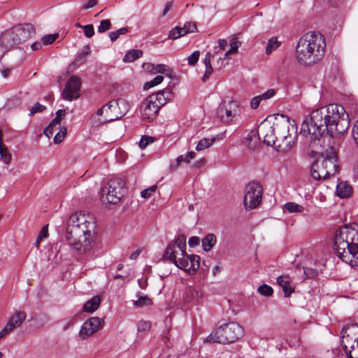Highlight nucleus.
I'll return each instance as SVG.
<instances>
[{
	"mask_svg": "<svg viewBox=\"0 0 358 358\" xmlns=\"http://www.w3.org/2000/svg\"><path fill=\"white\" fill-rule=\"evenodd\" d=\"M349 127L348 115L344 108L338 104H329L312 111L301 127V133L310 136L309 147L313 152H318L322 138L329 134H343Z\"/></svg>",
	"mask_w": 358,
	"mask_h": 358,
	"instance_id": "obj_1",
	"label": "nucleus"
},
{
	"mask_svg": "<svg viewBox=\"0 0 358 358\" xmlns=\"http://www.w3.org/2000/svg\"><path fill=\"white\" fill-rule=\"evenodd\" d=\"M94 217L82 212L70 215L66 222L65 239L71 249L78 255H87L96 241Z\"/></svg>",
	"mask_w": 358,
	"mask_h": 358,
	"instance_id": "obj_2",
	"label": "nucleus"
},
{
	"mask_svg": "<svg viewBox=\"0 0 358 358\" xmlns=\"http://www.w3.org/2000/svg\"><path fill=\"white\" fill-rule=\"evenodd\" d=\"M334 249L344 262H358V224L339 227L335 233Z\"/></svg>",
	"mask_w": 358,
	"mask_h": 358,
	"instance_id": "obj_3",
	"label": "nucleus"
},
{
	"mask_svg": "<svg viewBox=\"0 0 358 358\" xmlns=\"http://www.w3.org/2000/svg\"><path fill=\"white\" fill-rule=\"evenodd\" d=\"M325 47V39L320 33H307L300 38L296 45L298 62L306 66L315 64L324 57Z\"/></svg>",
	"mask_w": 358,
	"mask_h": 358,
	"instance_id": "obj_4",
	"label": "nucleus"
},
{
	"mask_svg": "<svg viewBox=\"0 0 358 358\" xmlns=\"http://www.w3.org/2000/svg\"><path fill=\"white\" fill-rule=\"evenodd\" d=\"M171 97V91H159L147 96L142 102L141 113L143 119L148 121L154 120L160 108L166 103Z\"/></svg>",
	"mask_w": 358,
	"mask_h": 358,
	"instance_id": "obj_5",
	"label": "nucleus"
},
{
	"mask_svg": "<svg viewBox=\"0 0 358 358\" xmlns=\"http://www.w3.org/2000/svg\"><path fill=\"white\" fill-rule=\"evenodd\" d=\"M243 334V327L239 324L231 322L224 324L213 331L208 337V340L214 343L227 344L235 342Z\"/></svg>",
	"mask_w": 358,
	"mask_h": 358,
	"instance_id": "obj_6",
	"label": "nucleus"
},
{
	"mask_svg": "<svg viewBox=\"0 0 358 358\" xmlns=\"http://www.w3.org/2000/svg\"><path fill=\"white\" fill-rule=\"evenodd\" d=\"M275 134L277 148L280 150H289L294 147L297 138V127L288 119L286 122L275 123Z\"/></svg>",
	"mask_w": 358,
	"mask_h": 358,
	"instance_id": "obj_7",
	"label": "nucleus"
},
{
	"mask_svg": "<svg viewBox=\"0 0 358 358\" xmlns=\"http://www.w3.org/2000/svg\"><path fill=\"white\" fill-rule=\"evenodd\" d=\"M101 201L103 203L116 205L127 193L125 180H108L101 188Z\"/></svg>",
	"mask_w": 358,
	"mask_h": 358,
	"instance_id": "obj_8",
	"label": "nucleus"
},
{
	"mask_svg": "<svg viewBox=\"0 0 358 358\" xmlns=\"http://www.w3.org/2000/svg\"><path fill=\"white\" fill-rule=\"evenodd\" d=\"M357 331L358 332L357 324L345 326L341 331L342 345L349 358H358V338L352 336Z\"/></svg>",
	"mask_w": 358,
	"mask_h": 358,
	"instance_id": "obj_9",
	"label": "nucleus"
},
{
	"mask_svg": "<svg viewBox=\"0 0 358 358\" xmlns=\"http://www.w3.org/2000/svg\"><path fill=\"white\" fill-rule=\"evenodd\" d=\"M263 187L257 181L249 182L245 187L244 206L248 210L256 208L262 202Z\"/></svg>",
	"mask_w": 358,
	"mask_h": 358,
	"instance_id": "obj_10",
	"label": "nucleus"
},
{
	"mask_svg": "<svg viewBox=\"0 0 358 358\" xmlns=\"http://www.w3.org/2000/svg\"><path fill=\"white\" fill-rule=\"evenodd\" d=\"M106 107L104 122H112L121 119L129 110V104L123 99L112 100L106 104Z\"/></svg>",
	"mask_w": 358,
	"mask_h": 358,
	"instance_id": "obj_11",
	"label": "nucleus"
},
{
	"mask_svg": "<svg viewBox=\"0 0 358 358\" xmlns=\"http://www.w3.org/2000/svg\"><path fill=\"white\" fill-rule=\"evenodd\" d=\"M186 238L179 236L174 241L167 246L164 257L173 262L175 265L179 262V258L186 255Z\"/></svg>",
	"mask_w": 358,
	"mask_h": 358,
	"instance_id": "obj_12",
	"label": "nucleus"
},
{
	"mask_svg": "<svg viewBox=\"0 0 358 358\" xmlns=\"http://www.w3.org/2000/svg\"><path fill=\"white\" fill-rule=\"evenodd\" d=\"M315 169L319 173L316 178L314 176L313 179H328L335 176L336 173L338 171V166L335 160L325 159L321 162H314V170Z\"/></svg>",
	"mask_w": 358,
	"mask_h": 358,
	"instance_id": "obj_13",
	"label": "nucleus"
},
{
	"mask_svg": "<svg viewBox=\"0 0 358 358\" xmlns=\"http://www.w3.org/2000/svg\"><path fill=\"white\" fill-rule=\"evenodd\" d=\"M103 325L104 320L103 318L98 317H91L83 324L79 331V336L81 339L85 340L101 330Z\"/></svg>",
	"mask_w": 358,
	"mask_h": 358,
	"instance_id": "obj_14",
	"label": "nucleus"
},
{
	"mask_svg": "<svg viewBox=\"0 0 358 358\" xmlns=\"http://www.w3.org/2000/svg\"><path fill=\"white\" fill-rule=\"evenodd\" d=\"M257 134L260 139L263 138L264 144L268 146H275L277 148L275 124L271 125L268 122H262L258 127Z\"/></svg>",
	"mask_w": 358,
	"mask_h": 358,
	"instance_id": "obj_15",
	"label": "nucleus"
},
{
	"mask_svg": "<svg viewBox=\"0 0 358 358\" xmlns=\"http://www.w3.org/2000/svg\"><path fill=\"white\" fill-rule=\"evenodd\" d=\"M238 104L234 101H223L217 108V115L222 122L229 123L236 115Z\"/></svg>",
	"mask_w": 358,
	"mask_h": 358,
	"instance_id": "obj_16",
	"label": "nucleus"
},
{
	"mask_svg": "<svg viewBox=\"0 0 358 358\" xmlns=\"http://www.w3.org/2000/svg\"><path fill=\"white\" fill-rule=\"evenodd\" d=\"M176 266L189 273H194L200 266V257L196 255H188L186 254L179 258V262Z\"/></svg>",
	"mask_w": 358,
	"mask_h": 358,
	"instance_id": "obj_17",
	"label": "nucleus"
},
{
	"mask_svg": "<svg viewBox=\"0 0 358 358\" xmlns=\"http://www.w3.org/2000/svg\"><path fill=\"white\" fill-rule=\"evenodd\" d=\"M81 80L76 76H72L68 80L63 92V97L67 101H72L80 96Z\"/></svg>",
	"mask_w": 358,
	"mask_h": 358,
	"instance_id": "obj_18",
	"label": "nucleus"
},
{
	"mask_svg": "<svg viewBox=\"0 0 358 358\" xmlns=\"http://www.w3.org/2000/svg\"><path fill=\"white\" fill-rule=\"evenodd\" d=\"M17 45L19 43L13 29L6 30L1 34L0 48L4 53L15 48Z\"/></svg>",
	"mask_w": 358,
	"mask_h": 358,
	"instance_id": "obj_19",
	"label": "nucleus"
},
{
	"mask_svg": "<svg viewBox=\"0 0 358 358\" xmlns=\"http://www.w3.org/2000/svg\"><path fill=\"white\" fill-rule=\"evenodd\" d=\"M17 40L20 44L35 34V27L31 24H20L13 28Z\"/></svg>",
	"mask_w": 358,
	"mask_h": 358,
	"instance_id": "obj_20",
	"label": "nucleus"
},
{
	"mask_svg": "<svg viewBox=\"0 0 358 358\" xmlns=\"http://www.w3.org/2000/svg\"><path fill=\"white\" fill-rule=\"evenodd\" d=\"M203 293L200 288L189 287L187 289L184 299L187 303L196 304L201 299Z\"/></svg>",
	"mask_w": 358,
	"mask_h": 358,
	"instance_id": "obj_21",
	"label": "nucleus"
},
{
	"mask_svg": "<svg viewBox=\"0 0 358 358\" xmlns=\"http://www.w3.org/2000/svg\"><path fill=\"white\" fill-rule=\"evenodd\" d=\"M352 192V187L346 180H341L336 185V193L340 198L349 197Z\"/></svg>",
	"mask_w": 358,
	"mask_h": 358,
	"instance_id": "obj_22",
	"label": "nucleus"
},
{
	"mask_svg": "<svg viewBox=\"0 0 358 358\" xmlns=\"http://www.w3.org/2000/svg\"><path fill=\"white\" fill-rule=\"evenodd\" d=\"M25 319L26 313L24 311H18L9 319L6 325L11 328L13 331L15 328L20 327Z\"/></svg>",
	"mask_w": 358,
	"mask_h": 358,
	"instance_id": "obj_23",
	"label": "nucleus"
},
{
	"mask_svg": "<svg viewBox=\"0 0 358 358\" xmlns=\"http://www.w3.org/2000/svg\"><path fill=\"white\" fill-rule=\"evenodd\" d=\"M278 284L282 288L285 297L289 296L294 292L291 285V278L288 275H280L277 278Z\"/></svg>",
	"mask_w": 358,
	"mask_h": 358,
	"instance_id": "obj_24",
	"label": "nucleus"
},
{
	"mask_svg": "<svg viewBox=\"0 0 358 358\" xmlns=\"http://www.w3.org/2000/svg\"><path fill=\"white\" fill-rule=\"evenodd\" d=\"M101 299L99 296H94L89 299L83 305V310L87 313H94L100 306Z\"/></svg>",
	"mask_w": 358,
	"mask_h": 358,
	"instance_id": "obj_25",
	"label": "nucleus"
},
{
	"mask_svg": "<svg viewBox=\"0 0 358 358\" xmlns=\"http://www.w3.org/2000/svg\"><path fill=\"white\" fill-rule=\"evenodd\" d=\"M217 243V238L213 234H207L202 239V247L204 251H210Z\"/></svg>",
	"mask_w": 358,
	"mask_h": 358,
	"instance_id": "obj_26",
	"label": "nucleus"
},
{
	"mask_svg": "<svg viewBox=\"0 0 358 358\" xmlns=\"http://www.w3.org/2000/svg\"><path fill=\"white\" fill-rule=\"evenodd\" d=\"M142 55L143 51L141 50L131 49L125 54L122 60L124 62L130 63L141 57Z\"/></svg>",
	"mask_w": 358,
	"mask_h": 358,
	"instance_id": "obj_27",
	"label": "nucleus"
},
{
	"mask_svg": "<svg viewBox=\"0 0 358 358\" xmlns=\"http://www.w3.org/2000/svg\"><path fill=\"white\" fill-rule=\"evenodd\" d=\"M152 66V71L155 73H162L169 78H172L173 70L167 65L159 64H151Z\"/></svg>",
	"mask_w": 358,
	"mask_h": 358,
	"instance_id": "obj_28",
	"label": "nucleus"
},
{
	"mask_svg": "<svg viewBox=\"0 0 358 358\" xmlns=\"http://www.w3.org/2000/svg\"><path fill=\"white\" fill-rule=\"evenodd\" d=\"M215 140L216 138L215 137L203 138L198 142L196 146V150L197 151H202L208 148L215 143Z\"/></svg>",
	"mask_w": 358,
	"mask_h": 358,
	"instance_id": "obj_29",
	"label": "nucleus"
},
{
	"mask_svg": "<svg viewBox=\"0 0 358 358\" xmlns=\"http://www.w3.org/2000/svg\"><path fill=\"white\" fill-rule=\"evenodd\" d=\"M137 296H138V300L133 301L134 306L141 308L145 306L152 305V299H150L148 296H140L139 293L137 294Z\"/></svg>",
	"mask_w": 358,
	"mask_h": 358,
	"instance_id": "obj_30",
	"label": "nucleus"
},
{
	"mask_svg": "<svg viewBox=\"0 0 358 358\" xmlns=\"http://www.w3.org/2000/svg\"><path fill=\"white\" fill-rule=\"evenodd\" d=\"M196 157V153L193 151L188 152L185 156L180 155L177 157L176 161V167H177L180 163L185 162L186 164H189L191 160L194 159Z\"/></svg>",
	"mask_w": 358,
	"mask_h": 358,
	"instance_id": "obj_31",
	"label": "nucleus"
},
{
	"mask_svg": "<svg viewBox=\"0 0 358 358\" xmlns=\"http://www.w3.org/2000/svg\"><path fill=\"white\" fill-rule=\"evenodd\" d=\"M280 45V42L275 37H272L268 40L266 47V54L270 55Z\"/></svg>",
	"mask_w": 358,
	"mask_h": 358,
	"instance_id": "obj_32",
	"label": "nucleus"
},
{
	"mask_svg": "<svg viewBox=\"0 0 358 358\" xmlns=\"http://www.w3.org/2000/svg\"><path fill=\"white\" fill-rule=\"evenodd\" d=\"M128 32H129L128 27H122L115 31L110 32L109 37H110V41L112 42H114V41H117L120 38V36L126 35Z\"/></svg>",
	"mask_w": 358,
	"mask_h": 358,
	"instance_id": "obj_33",
	"label": "nucleus"
},
{
	"mask_svg": "<svg viewBox=\"0 0 358 358\" xmlns=\"http://www.w3.org/2000/svg\"><path fill=\"white\" fill-rule=\"evenodd\" d=\"M284 207L289 213H301L303 210V206L293 202L285 203Z\"/></svg>",
	"mask_w": 358,
	"mask_h": 358,
	"instance_id": "obj_34",
	"label": "nucleus"
},
{
	"mask_svg": "<svg viewBox=\"0 0 358 358\" xmlns=\"http://www.w3.org/2000/svg\"><path fill=\"white\" fill-rule=\"evenodd\" d=\"M0 156L3 162L6 164L11 161V155L8 152V148L3 145H0Z\"/></svg>",
	"mask_w": 358,
	"mask_h": 358,
	"instance_id": "obj_35",
	"label": "nucleus"
},
{
	"mask_svg": "<svg viewBox=\"0 0 358 358\" xmlns=\"http://www.w3.org/2000/svg\"><path fill=\"white\" fill-rule=\"evenodd\" d=\"M241 43L235 38H233L230 42V49L225 52L224 57H227L229 55L236 53Z\"/></svg>",
	"mask_w": 358,
	"mask_h": 358,
	"instance_id": "obj_36",
	"label": "nucleus"
},
{
	"mask_svg": "<svg viewBox=\"0 0 358 358\" xmlns=\"http://www.w3.org/2000/svg\"><path fill=\"white\" fill-rule=\"evenodd\" d=\"M164 80V76H157L155 78H154L152 80L148 81L144 84L143 88L144 90H148L154 86H156L159 84H160Z\"/></svg>",
	"mask_w": 358,
	"mask_h": 358,
	"instance_id": "obj_37",
	"label": "nucleus"
},
{
	"mask_svg": "<svg viewBox=\"0 0 358 358\" xmlns=\"http://www.w3.org/2000/svg\"><path fill=\"white\" fill-rule=\"evenodd\" d=\"M66 132H67L66 128L64 126L61 127L59 128V131L55 134V136L54 137V143L55 144H59L61 142H62V141L64 140V138H65V136L66 135Z\"/></svg>",
	"mask_w": 358,
	"mask_h": 358,
	"instance_id": "obj_38",
	"label": "nucleus"
},
{
	"mask_svg": "<svg viewBox=\"0 0 358 358\" xmlns=\"http://www.w3.org/2000/svg\"><path fill=\"white\" fill-rule=\"evenodd\" d=\"M60 122L61 120L56 116V117L52 120V121L48 124V126L44 129V135L50 138L51 136V131H49L50 128L57 127V126H59L60 124Z\"/></svg>",
	"mask_w": 358,
	"mask_h": 358,
	"instance_id": "obj_39",
	"label": "nucleus"
},
{
	"mask_svg": "<svg viewBox=\"0 0 358 358\" xmlns=\"http://www.w3.org/2000/svg\"><path fill=\"white\" fill-rule=\"evenodd\" d=\"M258 292L260 294L265 296H270L273 294V288L266 284L262 285L258 288Z\"/></svg>",
	"mask_w": 358,
	"mask_h": 358,
	"instance_id": "obj_40",
	"label": "nucleus"
},
{
	"mask_svg": "<svg viewBox=\"0 0 358 358\" xmlns=\"http://www.w3.org/2000/svg\"><path fill=\"white\" fill-rule=\"evenodd\" d=\"M182 28V32L183 34L186 35L189 33H194L197 31V27L195 23L192 22H186L183 27Z\"/></svg>",
	"mask_w": 358,
	"mask_h": 358,
	"instance_id": "obj_41",
	"label": "nucleus"
},
{
	"mask_svg": "<svg viewBox=\"0 0 358 358\" xmlns=\"http://www.w3.org/2000/svg\"><path fill=\"white\" fill-rule=\"evenodd\" d=\"M182 31V30L180 27H176L169 31V38L171 39H177L180 36H185Z\"/></svg>",
	"mask_w": 358,
	"mask_h": 358,
	"instance_id": "obj_42",
	"label": "nucleus"
},
{
	"mask_svg": "<svg viewBox=\"0 0 358 358\" xmlns=\"http://www.w3.org/2000/svg\"><path fill=\"white\" fill-rule=\"evenodd\" d=\"M157 186L156 185H152L141 191V195L144 199L150 198L152 194L157 190Z\"/></svg>",
	"mask_w": 358,
	"mask_h": 358,
	"instance_id": "obj_43",
	"label": "nucleus"
},
{
	"mask_svg": "<svg viewBox=\"0 0 358 358\" xmlns=\"http://www.w3.org/2000/svg\"><path fill=\"white\" fill-rule=\"evenodd\" d=\"M200 52L196 50L193 52L188 57L187 62L189 66H194L199 61Z\"/></svg>",
	"mask_w": 358,
	"mask_h": 358,
	"instance_id": "obj_44",
	"label": "nucleus"
},
{
	"mask_svg": "<svg viewBox=\"0 0 358 358\" xmlns=\"http://www.w3.org/2000/svg\"><path fill=\"white\" fill-rule=\"evenodd\" d=\"M111 28V23L109 20H102L100 22V24L98 27V31L99 33H103Z\"/></svg>",
	"mask_w": 358,
	"mask_h": 358,
	"instance_id": "obj_45",
	"label": "nucleus"
},
{
	"mask_svg": "<svg viewBox=\"0 0 358 358\" xmlns=\"http://www.w3.org/2000/svg\"><path fill=\"white\" fill-rule=\"evenodd\" d=\"M107 122H104V119L101 120L100 117L95 113L93 114L90 117V123L92 127H96L100 126L102 124L106 123Z\"/></svg>",
	"mask_w": 358,
	"mask_h": 358,
	"instance_id": "obj_46",
	"label": "nucleus"
},
{
	"mask_svg": "<svg viewBox=\"0 0 358 358\" xmlns=\"http://www.w3.org/2000/svg\"><path fill=\"white\" fill-rule=\"evenodd\" d=\"M59 36L58 34L45 35L42 38L43 45H47L52 44Z\"/></svg>",
	"mask_w": 358,
	"mask_h": 358,
	"instance_id": "obj_47",
	"label": "nucleus"
},
{
	"mask_svg": "<svg viewBox=\"0 0 358 358\" xmlns=\"http://www.w3.org/2000/svg\"><path fill=\"white\" fill-rule=\"evenodd\" d=\"M45 106L41 104L40 103L38 102H36L34 104V106H32L31 110H30V113H29V115H34L35 113H41L43 112L45 109Z\"/></svg>",
	"mask_w": 358,
	"mask_h": 358,
	"instance_id": "obj_48",
	"label": "nucleus"
},
{
	"mask_svg": "<svg viewBox=\"0 0 358 358\" xmlns=\"http://www.w3.org/2000/svg\"><path fill=\"white\" fill-rule=\"evenodd\" d=\"M152 142L153 139L152 137L149 136H143L141 141H139V147L143 149Z\"/></svg>",
	"mask_w": 358,
	"mask_h": 358,
	"instance_id": "obj_49",
	"label": "nucleus"
},
{
	"mask_svg": "<svg viewBox=\"0 0 358 358\" xmlns=\"http://www.w3.org/2000/svg\"><path fill=\"white\" fill-rule=\"evenodd\" d=\"M85 36L87 38H91L94 34V29L92 24H87L83 26V29Z\"/></svg>",
	"mask_w": 358,
	"mask_h": 358,
	"instance_id": "obj_50",
	"label": "nucleus"
},
{
	"mask_svg": "<svg viewBox=\"0 0 358 358\" xmlns=\"http://www.w3.org/2000/svg\"><path fill=\"white\" fill-rule=\"evenodd\" d=\"M303 272L308 278H313L317 275V271L314 268L303 267Z\"/></svg>",
	"mask_w": 358,
	"mask_h": 358,
	"instance_id": "obj_51",
	"label": "nucleus"
},
{
	"mask_svg": "<svg viewBox=\"0 0 358 358\" xmlns=\"http://www.w3.org/2000/svg\"><path fill=\"white\" fill-rule=\"evenodd\" d=\"M275 94V91L273 89H269L264 93L259 95L261 100H267L272 98Z\"/></svg>",
	"mask_w": 358,
	"mask_h": 358,
	"instance_id": "obj_52",
	"label": "nucleus"
},
{
	"mask_svg": "<svg viewBox=\"0 0 358 358\" xmlns=\"http://www.w3.org/2000/svg\"><path fill=\"white\" fill-rule=\"evenodd\" d=\"M151 327L150 322L140 321L138 324V330L139 331H148Z\"/></svg>",
	"mask_w": 358,
	"mask_h": 358,
	"instance_id": "obj_53",
	"label": "nucleus"
},
{
	"mask_svg": "<svg viewBox=\"0 0 358 358\" xmlns=\"http://www.w3.org/2000/svg\"><path fill=\"white\" fill-rule=\"evenodd\" d=\"M205 66H206L205 73L202 77V81L203 83L206 82L210 78V76L212 75V73L213 72V68L211 64Z\"/></svg>",
	"mask_w": 358,
	"mask_h": 358,
	"instance_id": "obj_54",
	"label": "nucleus"
},
{
	"mask_svg": "<svg viewBox=\"0 0 358 358\" xmlns=\"http://www.w3.org/2000/svg\"><path fill=\"white\" fill-rule=\"evenodd\" d=\"M86 57H87L80 52L74 59L73 64L78 66L83 64L86 62Z\"/></svg>",
	"mask_w": 358,
	"mask_h": 358,
	"instance_id": "obj_55",
	"label": "nucleus"
},
{
	"mask_svg": "<svg viewBox=\"0 0 358 358\" xmlns=\"http://www.w3.org/2000/svg\"><path fill=\"white\" fill-rule=\"evenodd\" d=\"M352 137L355 143L358 146V120L355 122L352 130Z\"/></svg>",
	"mask_w": 358,
	"mask_h": 358,
	"instance_id": "obj_56",
	"label": "nucleus"
},
{
	"mask_svg": "<svg viewBox=\"0 0 358 358\" xmlns=\"http://www.w3.org/2000/svg\"><path fill=\"white\" fill-rule=\"evenodd\" d=\"M262 100L259 96L253 97L250 101V107L252 109H256L259 107Z\"/></svg>",
	"mask_w": 358,
	"mask_h": 358,
	"instance_id": "obj_57",
	"label": "nucleus"
},
{
	"mask_svg": "<svg viewBox=\"0 0 358 358\" xmlns=\"http://www.w3.org/2000/svg\"><path fill=\"white\" fill-rule=\"evenodd\" d=\"M12 332L11 328L5 325V327L0 331V340L4 338L6 335Z\"/></svg>",
	"mask_w": 358,
	"mask_h": 358,
	"instance_id": "obj_58",
	"label": "nucleus"
},
{
	"mask_svg": "<svg viewBox=\"0 0 358 358\" xmlns=\"http://www.w3.org/2000/svg\"><path fill=\"white\" fill-rule=\"evenodd\" d=\"M97 4V0H88L84 5L83 9L87 10L95 6Z\"/></svg>",
	"mask_w": 358,
	"mask_h": 358,
	"instance_id": "obj_59",
	"label": "nucleus"
},
{
	"mask_svg": "<svg viewBox=\"0 0 358 358\" xmlns=\"http://www.w3.org/2000/svg\"><path fill=\"white\" fill-rule=\"evenodd\" d=\"M188 243L190 247H195L199 243V238L196 236H192L189 238Z\"/></svg>",
	"mask_w": 358,
	"mask_h": 358,
	"instance_id": "obj_60",
	"label": "nucleus"
},
{
	"mask_svg": "<svg viewBox=\"0 0 358 358\" xmlns=\"http://www.w3.org/2000/svg\"><path fill=\"white\" fill-rule=\"evenodd\" d=\"M48 236V225H47L42 228L38 236H39V239H42L43 238H47Z\"/></svg>",
	"mask_w": 358,
	"mask_h": 358,
	"instance_id": "obj_61",
	"label": "nucleus"
},
{
	"mask_svg": "<svg viewBox=\"0 0 358 358\" xmlns=\"http://www.w3.org/2000/svg\"><path fill=\"white\" fill-rule=\"evenodd\" d=\"M173 5V1H167L165 4V6L164 8L163 12H162V16H164L167 14V13L171 10Z\"/></svg>",
	"mask_w": 358,
	"mask_h": 358,
	"instance_id": "obj_62",
	"label": "nucleus"
},
{
	"mask_svg": "<svg viewBox=\"0 0 358 358\" xmlns=\"http://www.w3.org/2000/svg\"><path fill=\"white\" fill-rule=\"evenodd\" d=\"M91 52V49H90V46L89 45H85L80 53L83 55H85V57H87V55H89Z\"/></svg>",
	"mask_w": 358,
	"mask_h": 358,
	"instance_id": "obj_63",
	"label": "nucleus"
},
{
	"mask_svg": "<svg viewBox=\"0 0 358 358\" xmlns=\"http://www.w3.org/2000/svg\"><path fill=\"white\" fill-rule=\"evenodd\" d=\"M210 57H211V53L208 52L206 54L205 58L203 59V64H205V66H208V65H210L211 64Z\"/></svg>",
	"mask_w": 358,
	"mask_h": 358,
	"instance_id": "obj_64",
	"label": "nucleus"
}]
</instances>
